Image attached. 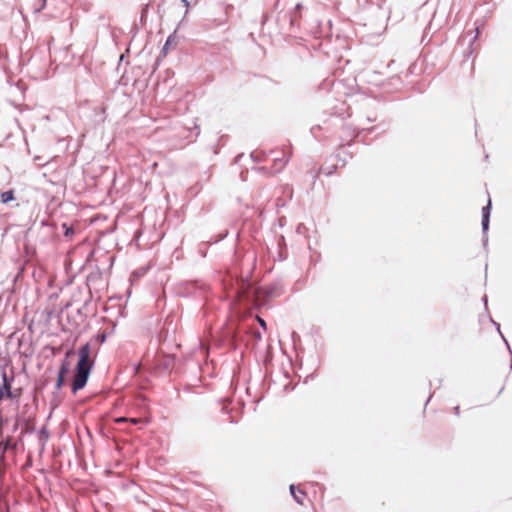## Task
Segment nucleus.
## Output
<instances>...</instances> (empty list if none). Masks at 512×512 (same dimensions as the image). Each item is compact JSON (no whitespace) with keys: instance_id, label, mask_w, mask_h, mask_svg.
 Listing matches in <instances>:
<instances>
[{"instance_id":"nucleus-1","label":"nucleus","mask_w":512,"mask_h":512,"mask_svg":"<svg viewBox=\"0 0 512 512\" xmlns=\"http://www.w3.org/2000/svg\"><path fill=\"white\" fill-rule=\"evenodd\" d=\"M79 359L76 365L75 374L72 383V392L75 394L77 391L85 387L89 378L90 372L94 365V356L92 348L89 343H86L79 349Z\"/></svg>"},{"instance_id":"nucleus-2","label":"nucleus","mask_w":512,"mask_h":512,"mask_svg":"<svg viewBox=\"0 0 512 512\" xmlns=\"http://www.w3.org/2000/svg\"><path fill=\"white\" fill-rule=\"evenodd\" d=\"M291 154H292L291 148L287 147L286 151H283V156L281 158L275 157L273 159L275 164L277 165L276 171L281 170L286 165L289 158L291 157Z\"/></svg>"},{"instance_id":"nucleus-3","label":"nucleus","mask_w":512,"mask_h":512,"mask_svg":"<svg viewBox=\"0 0 512 512\" xmlns=\"http://www.w3.org/2000/svg\"><path fill=\"white\" fill-rule=\"evenodd\" d=\"M290 492L297 503L300 505L304 504V499L306 497V493L300 489V487H296L295 485L290 486Z\"/></svg>"},{"instance_id":"nucleus-4","label":"nucleus","mask_w":512,"mask_h":512,"mask_svg":"<svg viewBox=\"0 0 512 512\" xmlns=\"http://www.w3.org/2000/svg\"><path fill=\"white\" fill-rule=\"evenodd\" d=\"M490 208H491V200H488V203L482 209L483 217H482V226L484 230L488 229L489 225V216H490Z\"/></svg>"},{"instance_id":"nucleus-5","label":"nucleus","mask_w":512,"mask_h":512,"mask_svg":"<svg viewBox=\"0 0 512 512\" xmlns=\"http://www.w3.org/2000/svg\"><path fill=\"white\" fill-rule=\"evenodd\" d=\"M0 199L3 204H6L15 199L13 190L5 191L0 194Z\"/></svg>"},{"instance_id":"nucleus-6","label":"nucleus","mask_w":512,"mask_h":512,"mask_svg":"<svg viewBox=\"0 0 512 512\" xmlns=\"http://www.w3.org/2000/svg\"><path fill=\"white\" fill-rule=\"evenodd\" d=\"M115 422L116 423L130 422V423L136 425V424L142 422V419L141 418L119 417V418L115 419Z\"/></svg>"},{"instance_id":"nucleus-7","label":"nucleus","mask_w":512,"mask_h":512,"mask_svg":"<svg viewBox=\"0 0 512 512\" xmlns=\"http://www.w3.org/2000/svg\"><path fill=\"white\" fill-rule=\"evenodd\" d=\"M64 380H65V375H62V374L58 373V377H57V381H56V388L57 389H60L63 386Z\"/></svg>"},{"instance_id":"nucleus-8","label":"nucleus","mask_w":512,"mask_h":512,"mask_svg":"<svg viewBox=\"0 0 512 512\" xmlns=\"http://www.w3.org/2000/svg\"><path fill=\"white\" fill-rule=\"evenodd\" d=\"M175 43H176L175 36H169L165 43L164 50H166L170 45L175 44Z\"/></svg>"},{"instance_id":"nucleus-9","label":"nucleus","mask_w":512,"mask_h":512,"mask_svg":"<svg viewBox=\"0 0 512 512\" xmlns=\"http://www.w3.org/2000/svg\"><path fill=\"white\" fill-rule=\"evenodd\" d=\"M68 372V365L67 363H63L60 367L59 374L66 375Z\"/></svg>"},{"instance_id":"nucleus-10","label":"nucleus","mask_w":512,"mask_h":512,"mask_svg":"<svg viewBox=\"0 0 512 512\" xmlns=\"http://www.w3.org/2000/svg\"><path fill=\"white\" fill-rule=\"evenodd\" d=\"M258 322H259V324H260L263 328H266V323H265V321H264L263 319H261V318H259V317H258Z\"/></svg>"},{"instance_id":"nucleus-11","label":"nucleus","mask_w":512,"mask_h":512,"mask_svg":"<svg viewBox=\"0 0 512 512\" xmlns=\"http://www.w3.org/2000/svg\"><path fill=\"white\" fill-rule=\"evenodd\" d=\"M72 233H73V230H72L71 228H68V229L66 230V233H65V234H66V236H68L69 234H72Z\"/></svg>"},{"instance_id":"nucleus-12","label":"nucleus","mask_w":512,"mask_h":512,"mask_svg":"<svg viewBox=\"0 0 512 512\" xmlns=\"http://www.w3.org/2000/svg\"><path fill=\"white\" fill-rule=\"evenodd\" d=\"M72 354H73V351H72V350H69V351H67V353H66V357H70Z\"/></svg>"},{"instance_id":"nucleus-13","label":"nucleus","mask_w":512,"mask_h":512,"mask_svg":"<svg viewBox=\"0 0 512 512\" xmlns=\"http://www.w3.org/2000/svg\"><path fill=\"white\" fill-rule=\"evenodd\" d=\"M456 414H459V407L455 408Z\"/></svg>"}]
</instances>
